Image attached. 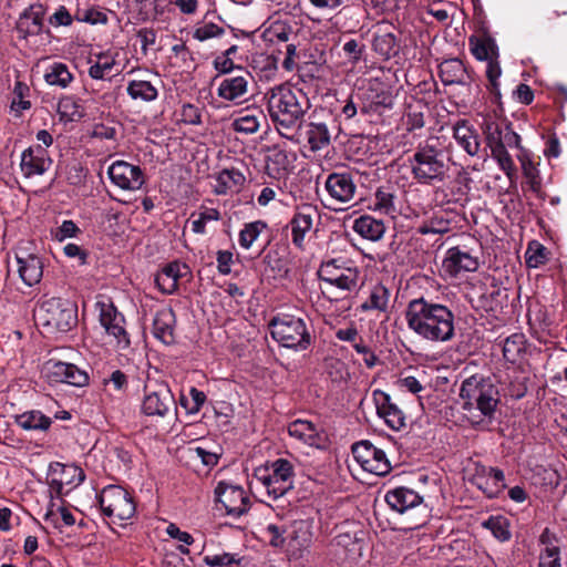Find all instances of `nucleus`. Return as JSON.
<instances>
[{"label":"nucleus","mask_w":567,"mask_h":567,"mask_svg":"<svg viewBox=\"0 0 567 567\" xmlns=\"http://www.w3.org/2000/svg\"><path fill=\"white\" fill-rule=\"evenodd\" d=\"M352 228L359 236L370 241L380 240L385 233L384 223L370 215H362L357 218Z\"/></svg>","instance_id":"2f4dec72"},{"label":"nucleus","mask_w":567,"mask_h":567,"mask_svg":"<svg viewBox=\"0 0 567 567\" xmlns=\"http://www.w3.org/2000/svg\"><path fill=\"white\" fill-rule=\"evenodd\" d=\"M205 401V393L196 388H190L189 398L183 396L181 399L182 405L192 414L199 412Z\"/></svg>","instance_id":"052dcab7"},{"label":"nucleus","mask_w":567,"mask_h":567,"mask_svg":"<svg viewBox=\"0 0 567 567\" xmlns=\"http://www.w3.org/2000/svg\"><path fill=\"white\" fill-rule=\"evenodd\" d=\"M409 330L430 342H447L455 336V316L445 305L424 297L412 299L404 310Z\"/></svg>","instance_id":"f257e3e1"},{"label":"nucleus","mask_w":567,"mask_h":567,"mask_svg":"<svg viewBox=\"0 0 567 567\" xmlns=\"http://www.w3.org/2000/svg\"><path fill=\"white\" fill-rule=\"evenodd\" d=\"M44 522L56 529H61L63 526H73L75 517L69 508L52 505L44 515Z\"/></svg>","instance_id":"c03bdc74"},{"label":"nucleus","mask_w":567,"mask_h":567,"mask_svg":"<svg viewBox=\"0 0 567 567\" xmlns=\"http://www.w3.org/2000/svg\"><path fill=\"white\" fill-rule=\"evenodd\" d=\"M295 159L296 155L291 152L274 150L268 156V168L277 175H281L290 169Z\"/></svg>","instance_id":"49530a36"},{"label":"nucleus","mask_w":567,"mask_h":567,"mask_svg":"<svg viewBox=\"0 0 567 567\" xmlns=\"http://www.w3.org/2000/svg\"><path fill=\"white\" fill-rule=\"evenodd\" d=\"M288 433L301 444L311 447H320L323 441L318 426L307 420L298 419L291 422L288 425Z\"/></svg>","instance_id":"393cba45"},{"label":"nucleus","mask_w":567,"mask_h":567,"mask_svg":"<svg viewBox=\"0 0 567 567\" xmlns=\"http://www.w3.org/2000/svg\"><path fill=\"white\" fill-rule=\"evenodd\" d=\"M493 159L498 164V167L504 172L511 182H514L517 177V169L514 161L506 148L498 147L491 151Z\"/></svg>","instance_id":"6e6d98bb"},{"label":"nucleus","mask_w":567,"mask_h":567,"mask_svg":"<svg viewBox=\"0 0 567 567\" xmlns=\"http://www.w3.org/2000/svg\"><path fill=\"white\" fill-rule=\"evenodd\" d=\"M440 78L445 85L464 84L468 74L461 60L450 59L440 64Z\"/></svg>","instance_id":"f704fd0d"},{"label":"nucleus","mask_w":567,"mask_h":567,"mask_svg":"<svg viewBox=\"0 0 567 567\" xmlns=\"http://www.w3.org/2000/svg\"><path fill=\"white\" fill-rule=\"evenodd\" d=\"M96 308L100 323L106 333L114 338L116 348L121 351L128 349L131 341L124 327V316L111 301H99Z\"/></svg>","instance_id":"f8f14e48"},{"label":"nucleus","mask_w":567,"mask_h":567,"mask_svg":"<svg viewBox=\"0 0 567 567\" xmlns=\"http://www.w3.org/2000/svg\"><path fill=\"white\" fill-rule=\"evenodd\" d=\"M53 475L51 486L55 488L56 493L60 495L68 493V491H64L65 485L76 486L84 481V473L76 465L56 464Z\"/></svg>","instance_id":"bb28decb"},{"label":"nucleus","mask_w":567,"mask_h":567,"mask_svg":"<svg viewBox=\"0 0 567 567\" xmlns=\"http://www.w3.org/2000/svg\"><path fill=\"white\" fill-rule=\"evenodd\" d=\"M312 539L311 525L308 520H295L287 533V554L290 557H300Z\"/></svg>","instance_id":"412c9836"},{"label":"nucleus","mask_w":567,"mask_h":567,"mask_svg":"<svg viewBox=\"0 0 567 567\" xmlns=\"http://www.w3.org/2000/svg\"><path fill=\"white\" fill-rule=\"evenodd\" d=\"M245 183V176L237 169H224L215 178L214 190L218 195L238 192Z\"/></svg>","instance_id":"c9c22d12"},{"label":"nucleus","mask_w":567,"mask_h":567,"mask_svg":"<svg viewBox=\"0 0 567 567\" xmlns=\"http://www.w3.org/2000/svg\"><path fill=\"white\" fill-rule=\"evenodd\" d=\"M453 136L460 147L470 156L478 155L481 151L480 136L476 130L465 120L457 121L453 126Z\"/></svg>","instance_id":"a878e982"},{"label":"nucleus","mask_w":567,"mask_h":567,"mask_svg":"<svg viewBox=\"0 0 567 567\" xmlns=\"http://www.w3.org/2000/svg\"><path fill=\"white\" fill-rule=\"evenodd\" d=\"M451 229L450 221L442 217H433L430 220L423 223L417 231L422 235L429 234H446Z\"/></svg>","instance_id":"bf43d9fd"},{"label":"nucleus","mask_w":567,"mask_h":567,"mask_svg":"<svg viewBox=\"0 0 567 567\" xmlns=\"http://www.w3.org/2000/svg\"><path fill=\"white\" fill-rule=\"evenodd\" d=\"M396 41L395 37L391 33H386L380 37H377L373 45L375 51L380 54L389 58L396 52Z\"/></svg>","instance_id":"680f3d73"},{"label":"nucleus","mask_w":567,"mask_h":567,"mask_svg":"<svg viewBox=\"0 0 567 567\" xmlns=\"http://www.w3.org/2000/svg\"><path fill=\"white\" fill-rule=\"evenodd\" d=\"M525 259L529 268H537L546 260L545 248L539 244H535L534 246L529 245L525 254Z\"/></svg>","instance_id":"69168bd1"},{"label":"nucleus","mask_w":567,"mask_h":567,"mask_svg":"<svg viewBox=\"0 0 567 567\" xmlns=\"http://www.w3.org/2000/svg\"><path fill=\"white\" fill-rule=\"evenodd\" d=\"M75 19L80 22H86L91 24L105 23L107 20L105 13L94 8L78 9Z\"/></svg>","instance_id":"0e129e2a"},{"label":"nucleus","mask_w":567,"mask_h":567,"mask_svg":"<svg viewBox=\"0 0 567 567\" xmlns=\"http://www.w3.org/2000/svg\"><path fill=\"white\" fill-rule=\"evenodd\" d=\"M42 6H31L20 16L17 22V31L21 38L39 34L43 23Z\"/></svg>","instance_id":"c85d7f7f"},{"label":"nucleus","mask_w":567,"mask_h":567,"mask_svg":"<svg viewBox=\"0 0 567 567\" xmlns=\"http://www.w3.org/2000/svg\"><path fill=\"white\" fill-rule=\"evenodd\" d=\"M318 277L343 292H352L359 286L360 270L351 260L341 257L330 258L320 264Z\"/></svg>","instance_id":"0eeeda50"},{"label":"nucleus","mask_w":567,"mask_h":567,"mask_svg":"<svg viewBox=\"0 0 567 567\" xmlns=\"http://www.w3.org/2000/svg\"><path fill=\"white\" fill-rule=\"evenodd\" d=\"M472 483L488 498L497 497L506 487L504 472L484 465H476Z\"/></svg>","instance_id":"dca6fc26"},{"label":"nucleus","mask_w":567,"mask_h":567,"mask_svg":"<svg viewBox=\"0 0 567 567\" xmlns=\"http://www.w3.org/2000/svg\"><path fill=\"white\" fill-rule=\"evenodd\" d=\"M307 136L312 151L322 150L330 143V132L323 123H310Z\"/></svg>","instance_id":"09e8293b"},{"label":"nucleus","mask_w":567,"mask_h":567,"mask_svg":"<svg viewBox=\"0 0 567 567\" xmlns=\"http://www.w3.org/2000/svg\"><path fill=\"white\" fill-rule=\"evenodd\" d=\"M266 97L269 115L279 128L291 131L300 127L310 107L307 95L300 89L281 84L269 90Z\"/></svg>","instance_id":"f03ea898"},{"label":"nucleus","mask_w":567,"mask_h":567,"mask_svg":"<svg viewBox=\"0 0 567 567\" xmlns=\"http://www.w3.org/2000/svg\"><path fill=\"white\" fill-rule=\"evenodd\" d=\"M265 116L259 109H248L240 111L233 121V127L236 132L245 134H254L260 127V122Z\"/></svg>","instance_id":"e433bc0d"},{"label":"nucleus","mask_w":567,"mask_h":567,"mask_svg":"<svg viewBox=\"0 0 567 567\" xmlns=\"http://www.w3.org/2000/svg\"><path fill=\"white\" fill-rule=\"evenodd\" d=\"M388 505L399 512L404 513L422 503V497L411 488L396 487L388 491L385 494Z\"/></svg>","instance_id":"cd10ccee"},{"label":"nucleus","mask_w":567,"mask_h":567,"mask_svg":"<svg viewBox=\"0 0 567 567\" xmlns=\"http://www.w3.org/2000/svg\"><path fill=\"white\" fill-rule=\"evenodd\" d=\"M315 208L311 206H303L299 208L289 223L291 228L292 244L302 248L306 235L311 230L313 225Z\"/></svg>","instance_id":"b1692460"},{"label":"nucleus","mask_w":567,"mask_h":567,"mask_svg":"<svg viewBox=\"0 0 567 567\" xmlns=\"http://www.w3.org/2000/svg\"><path fill=\"white\" fill-rule=\"evenodd\" d=\"M373 209L386 215L393 214L395 212L394 195L383 188L377 189L374 194Z\"/></svg>","instance_id":"4d7b16f0"},{"label":"nucleus","mask_w":567,"mask_h":567,"mask_svg":"<svg viewBox=\"0 0 567 567\" xmlns=\"http://www.w3.org/2000/svg\"><path fill=\"white\" fill-rule=\"evenodd\" d=\"M538 567H560L559 548L546 545L540 551Z\"/></svg>","instance_id":"e2e57ef3"},{"label":"nucleus","mask_w":567,"mask_h":567,"mask_svg":"<svg viewBox=\"0 0 567 567\" xmlns=\"http://www.w3.org/2000/svg\"><path fill=\"white\" fill-rule=\"evenodd\" d=\"M468 43L472 54L480 61H489L498 56L497 45L489 37L472 35Z\"/></svg>","instance_id":"4c0bfd02"},{"label":"nucleus","mask_w":567,"mask_h":567,"mask_svg":"<svg viewBox=\"0 0 567 567\" xmlns=\"http://www.w3.org/2000/svg\"><path fill=\"white\" fill-rule=\"evenodd\" d=\"M175 313L171 308H163L155 315L153 332L155 338L163 343L169 344L174 341Z\"/></svg>","instance_id":"c756f323"},{"label":"nucleus","mask_w":567,"mask_h":567,"mask_svg":"<svg viewBox=\"0 0 567 567\" xmlns=\"http://www.w3.org/2000/svg\"><path fill=\"white\" fill-rule=\"evenodd\" d=\"M35 318L48 333L66 332L78 322V307L66 299L52 297L41 302Z\"/></svg>","instance_id":"20e7f679"},{"label":"nucleus","mask_w":567,"mask_h":567,"mask_svg":"<svg viewBox=\"0 0 567 567\" xmlns=\"http://www.w3.org/2000/svg\"><path fill=\"white\" fill-rule=\"evenodd\" d=\"M99 503L103 514L111 518L113 523L132 518L136 511L133 497L121 486L109 485L104 487L100 494Z\"/></svg>","instance_id":"1a4fd4ad"},{"label":"nucleus","mask_w":567,"mask_h":567,"mask_svg":"<svg viewBox=\"0 0 567 567\" xmlns=\"http://www.w3.org/2000/svg\"><path fill=\"white\" fill-rule=\"evenodd\" d=\"M214 493L216 503L221 505L229 516L239 517L246 514L250 507V499L239 485L220 481Z\"/></svg>","instance_id":"ddd939ff"},{"label":"nucleus","mask_w":567,"mask_h":567,"mask_svg":"<svg viewBox=\"0 0 567 567\" xmlns=\"http://www.w3.org/2000/svg\"><path fill=\"white\" fill-rule=\"evenodd\" d=\"M482 525L499 542H507L512 537L509 520L505 516H492Z\"/></svg>","instance_id":"603ef678"},{"label":"nucleus","mask_w":567,"mask_h":567,"mask_svg":"<svg viewBox=\"0 0 567 567\" xmlns=\"http://www.w3.org/2000/svg\"><path fill=\"white\" fill-rule=\"evenodd\" d=\"M460 396L462 408L473 424L491 419L499 402L498 390L489 379L472 375L462 382Z\"/></svg>","instance_id":"7ed1b4c3"},{"label":"nucleus","mask_w":567,"mask_h":567,"mask_svg":"<svg viewBox=\"0 0 567 567\" xmlns=\"http://www.w3.org/2000/svg\"><path fill=\"white\" fill-rule=\"evenodd\" d=\"M17 423L24 430L45 431L51 425V419L45 416L40 411H29L20 414L17 417Z\"/></svg>","instance_id":"a18cd8bd"},{"label":"nucleus","mask_w":567,"mask_h":567,"mask_svg":"<svg viewBox=\"0 0 567 567\" xmlns=\"http://www.w3.org/2000/svg\"><path fill=\"white\" fill-rule=\"evenodd\" d=\"M525 353V337L522 333H514L505 339L503 344L504 358L515 363Z\"/></svg>","instance_id":"de8ad7c7"},{"label":"nucleus","mask_w":567,"mask_h":567,"mask_svg":"<svg viewBox=\"0 0 567 567\" xmlns=\"http://www.w3.org/2000/svg\"><path fill=\"white\" fill-rule=\"evenodd\" d=\"M517 159L520 163L522 172L529 189L534 193H538L542 188V177L537 164L532 159L530 153L527 150H522L517 155Z\"/></svg>","instance_id":"58836bf2"},{"label":"nucleus","mask_w":567,"mask_h":567,"mask_svg":"<svg viewBox=\"0 0 567 567\" xmlns=\"http://www.w3.org/2000/svg\"><path fill=\"white\" fill-rule=\"evenodd\" d=\"M352 454L357 463L368 473L384 476L391 471V463L385 452L370 441L353 444Z\"/></svg>","instance_id":"9d476101"},{"label":"nucleus","mask_w":567,"mask_h":567,"mask_svg":"<svg viewBox=\"0 0 567 567\" xmlns=\"http://www.w3.org/2000/svg\"><path fill=\"white\" fill-rule=\"evenodd\" d=\"M51 165L45 150L41 146L29 147L21 155L20 167L25 177L44 174Z\"/></svg>","instance_id":"4be33fe9"},{"label":"nucleus","mask_w":567,"mask_h":567,"mask_svg":"<svg viewBox=\"0 0 567 567\" xmlns=\"http://www.w3.org/2000/svg\"><path fill=\"white\" fill-rule=\"evenodd\" d=\"M478 267V258L460 247L450 248L442 262L444 272L450 277H457L463 272L476 271Z\"/></svg>","instance_id":"a211bd4d"},{"label":"nucleus","mask_w":567,"mask_h":567,"mask_svg":"<svg viewBox=\"0 0 567 567\" xmlns=\"http://www.w3.org/2000/svg\"><path fill=\"white\" fill-rule=\"evenodd\" d=\"M373 401L375 403L378 415L384 420L390 429L400 431L405 426V414L395 403L392 402L391 396L388 393L381 390H374Z\"/></svg>","instance_id":"6ab92c4d"},{"label":"nucleus","mask_w":567,"mask_h":567,"mask_svg":"<svg viewBox=\"0 0 567 567\" xmlns=\"http://www.w3.org/2000/svg\"><path fill=\"white\" fill-rule=\"evenodd\" d=\"M44 80L49 85L65 89L73 81V75L64 63L54 62L47 68Z\"/></svg>","instance_id":"ea45409f"},{"label":"nucleus","mask_w":567,"mask_h":567,"mask_svg":"<svg viewBox=\"0 0 567 567\" xmlns=\"http://www.w3.org/2000/svg\"><path fill=\"white\" fill-rule=\"evenodd\" d=\"M287 533L288 527L284 524H267L261 529V535L265 540L274 548H279L287 553Z\"/></svg>","instance_id":"79ce46f5"},{"label":"nucleus","mask_w":567,"mask_h":567,"mask_svg":"<svg viewBox=\"0 0 567 567\" xmlns=\"http://www.w3.org/2000/svg\"><path fill=\"white\" fill-rule=\"evenodd\" d=\"M250 80V73L244 70H239L238 74L226 75L218 84L217 95L228 102L243 99L248 93Z\"/></svg>","instance_id":"aec40b11"},{"label":"nucleus","mask_w":567,"mask_h":567,"mask_svg":"<svg viewBox=\"0 0 567 567\" xmlns=\"http://www.w3.org/2000/svg\"><path fill=\"white\" fill-rule=\"evenodd\" d=\"M272 338L282 347L306 350L311 343V334L303 319L282 315L270 321Z\"/></svg>","instance_id":"423d86ee"},{"label":"nucleus","mask_w":567,"mask_h":567,"mask_svg":"<svg viewBox=\"0 0 567 567\" xmlns=\"http://www.w3.org/2000/svg\"><path fill=\"white\" fill-rule=\"evenodd\" d=\"M483 132L485 134L486 143L491 151L502 146L504 124H499L492 118H487L483 123Z\"/></svg>","instance_id":"5fc2aeb1"},{"label":"nucleus","mask_w":567,"mask_h":567,"mask_svg":"<svg viewBox=\"0 0 567 567\" xmlns=\"http://www.w3.org/2000/svg\"><path fill=\"white\" fill-rule=\"evenodd\" d=\"M219 218L220 213L216 208H204L199 212L197 218L192 220V230L196 234H204L206 224Z\"/></svg>","instance_id":"13d9d810"},{"label":"nucleus","mask_w":567,"mask_h":567,"mask_svg":"<svg viewBox=\"0 0 567 567\" xmlns=\"http://www.w3.org/2000/svg\"><path fill=\"white\" fill-rule=\"evenodd\" d=\"M19 265V275L27 286L38 284L43 274V265L41 259L35 255H27L25 257H17Z\"/></svg>","instance_id":"72a5a7b5"},{"label":"nucleus","mask_w":567,"mask_h":567,"mask_svg":"<svg viewBox=\"0 0 567 567\" xmlns=\"http://www.w3.org/2000/svg\"><path fill=\"white\" fill-rule=\"evenodd\" d=\"M115 65V58L109 53H101L96 61L90 66L89 75L94 80H105Z\"/></svg>","instance_id":"8fccbe9b"},{"label":"nucleus","mask_w":567,"mask_h":567,"mask_svg":"<svg viewBox=\"0 0 567 567\" xmlns=\"http://www.w3.org/2000/svg\"><path fill=\"white\" fill-rule=\"evenodd\" d=\"M56 111L62 122H75L84 115L82 105L73 96L61 97Z\"/></svg>","instance_id":"a19ab883"},{"label":"nucleus","mask_w":567,"mask_h":567,"mask_svg":"<svg viewBox=\"0 0 567 567\" xmlns=\"http://www.w3.org/2000/svg\"><path fill=\"white\" fill-rule=\"evenodd\" d=\"M44 374L51 383H66L73 386H84L89 382L86 371L75 364L50 360L44 365Z\"/></svg>","instance_id":"4468645a"},{"label":"nucleus","mask_w":567,"mask_h":567,"mask_svg":"<svg viewBox=\"0 0 567 567\" xmlns=\"http://www.w3.org/2000/svg\"><path fill=\"white\" fill-rule=\"evenodd\" d=\"M127 94L133 100H141L143 102H152L157 99V89L148 81L133 80L128 82L126 87Z\"/></svg>","instance_id":"37998d69"},{"label":"nucleus","mask_w":567,"mask_h":567,"mask_svg":"<svg viewBox=\"0 0 567 567\" xmlns=\"http://www.w3.org/2000/svg\"><path fill=\"white\" fill-rule=\"evenodd\" d=\"M331 200L338 204H348L354 199L357 186L350 173H331L324 182Z\"/></svg>","instance_id":"f3484780"},{"label":"nucleus","mask_w":567,"mask_h":567,"mask_svg":"<svg viewBox=\"0 0 567 567\" xmlns=\"http://www.w3.org/2000/svg\"><path fill=\"white\" fill-rule=\"evenodd\" d=\"M189 274V268L186 264L178 261L166 265L155 277V282L158 289L165 295L174 293L178 288L181 278Z\"/></svg>","instance_id":"5701e85b"},{"label":"nucleus","mask_w":567,"mask_h":567,"mask_svg":"<svg viewBox=\"0 0 567 567\" xmlns=\"http://www.w3.org/2000/svg\"><path fill=\"white\" fill-rule=\"evenodd\" d=\"M266 228L267 224L262 220L246 224L239 233V245L249 249Z\"/></svg>","instance_id":"864d4df0"},{"label":"nucleus","mask_w":567,"mask_h":567,"mask_svg":"<svg viewBox=\"0 0 567 567\" xmlns=\"http://www.w3.org/2000/svg\"><path fill=\"white\" fill-rule=\"evenodd\" d=\"M144 391L142 411L148 416L164 417L175 404L171 389L164 382L148 381Z\"/></svg>","instance_id":"9b49d317"},{"label":"nucleus","mask_w":567,"mask_h":567,"mask_svg":"<svg viewBox=\"0 0 567 567\" xmlns=\"http://www.w3.org/2000/svg\"><path fill=\"white\" fill-rule=\"evenodd\" d=\"M268 468H258L256 478L266 488L269 496L277 499L284 496L293 486V466L286 458H278Z\"/></svg>","instance_id":"6e6552de"},{"label":"nucleus","mask_w":567,"mask_h":567,"mask_svg":"<svg viewBox=\"0 0 567 567\" xmlns=\"http://www.w3.org/2000/svg\"><path fill=\"white\" fill-rule=\"evenodd\" d=\"M390 289L381 282L370 287L367 299L361 303L360 309L364 312H386L390 306Z\"/></svg>","instance_id":"7c9ffc66"},{"label":"nucleus","mask_w":567,"mask_h":567,"mask_svg":"<svg viewBox=\"0 0 567 567\" xmlns=\"http://www.w3.org/2000/svg\"><path fill=\"white\" fill-rule=\"evenodd\" d=\"M29 94L30 87L25 83L16 82L10 109L17 116L31 107V102L28 100Z\"/></svg>","instance_id":"3c124183"},{"label":"nucleus","mask_w":567,"mask_h":567,"mask_svg":"<svg viewBox=\"0 0 567 567\" xmlns=\"http://www.w3.org/2000/svg\"><path fill=\"white\" fill-rule=\"evenodd\" d=\"M181 121L189 125H199L202 123L199 109L189 103L184 104L181 110Z\"/></svg>","instance_id":"774afa93"},{"label":"nucleus","mask_w":567,"mask_h":567,"mask_svg":"<svg viewBox=\"0 0 567 567\" xmlns=\"http://www.w3.org/2000/svg\"><path fill=\"white\" fill-rule=\"evenodd\" d=\"M262 38L271 44H285L297 39L293 27L284 20L271 21L264 30Z\"/></svg>","instance_id":"473e14b6"},{"label":"nucleus","mask_w":567,"mask_h":567,"mask_svg":"<svg viewBox=\"0 0 567 567\" xmlns=\"http://www.w3.org/2000/svg\"><path fill=\"white\" fill-rule=\"evenodd\" d=\"M410 167L414 179L426 185L442 182L447 171L443 152L429 144L416 148L410 159Z\"/></svg>","instance_id":"39448f33"},{"label":"nucleus","mask_w":567,"mask_h":567,"mask_svg":"<svg viewBox=\"0 0 567 567\" xmlns=\"http://www.w3.org/2000/svg\"><path fill=\"white\" fill-rule=\"evenodd\" d=\"M111 182L123 190H138L145 183L144 174L140 166L125 161H116L107 168Z\"/></svg>","instance_id":"2eb2a0df"},{"label":"nucleus","mask_w":567,"mask_h":567,"mask_svg":"<svg viewBox=\"0 0 567 567\" xmlns=\"http://www.w3.org/2000/svg\"><path fill=\"white\" fill-rule=\"evenodd\" d=\"M224 33V29L215 23H205L194 31V38L198 41L217 38Z\"/></svg>","instance_id":"338daca9"}]
</instances>
